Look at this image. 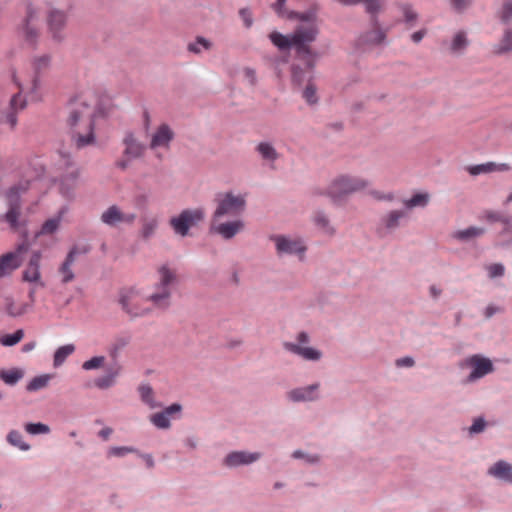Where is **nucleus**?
<instances>
[{
    "label": "nucleus",
    "mask_w": 512,
    "mask_h": 512,
    "mask_svg": "<svg viewBox=\"0 0 512 512\" xmlns=\"http://www.w3.org/2000/svg\"><path fill=\"white\" fill-rule=\"evenodd\" d=\"M386 31L383 29H370L361 33L355 40V49L358 52H367L385 43Z\"/></svg>",
    "instance_id": "obj_15"
},
{
    "label": "nucleus",
    "mask_w": 512,
    "mask_h": 512,
    "mask_svg": "<svg viewBox=\"0 0 512 512\" xmlns=\"http://www.w3.org/2000/svg\"><path fill=\"white\" fill-rule=\"evenodd\" d=\"M29 307H30V305L28 303L16 305L12 301V299L6 298L5 311L11 317H17V316H21V315L25 314L28 311Z\"/></svg>",
    "instance_id": "obj_49"
},
{
    "label": "nucleus",
    "mask_w": 512,
    "mask_h": 512,
    "mask_svg": "<svg viewBox=\"0 0 512 512\" xmlns=\"http://www.w3.org/2000/svg\"><path fill=\"white\" fill-rule=\"evenodd\" d=\"M314 224L329 235L335 233V229L330 225V220L326 213L322 210H318L314 213L313 217Z\"/></svg>",
    "instance_id": "obj_44"
},
{
    "label": "nucleus",
    "mask_w": 512,
    "mask_h": 512,
    "mask_svg": "<svg viewBox=\"0 0 512 512\" xmlns=\"http://www.w3.org/2000/svg\"><path fill=\"white\" fill-rule=\"evenodd\" d=\"M384 2L385 0H368L367 5L365 6L366 12L370 15L371 29H382L380 27L378 13L380 12Z\"/></svg>",
    "instance_id": "obj_36"
},
{
    "label": "nucleus",
    "mask_w": 512,
    "mask_h": 512,
    "mask_svg": "<svg viewBox=\"0 0 512 512\" xmlns=\"http://www.w3.org/2000/svg\"><path fill=\"white\" fill-rule=\"evenodd\" d=\"M37 20V10L31 3H28L26 7V16L17 27V33L24 39L27 45L33 48L36 46L39 38V31L36 26Z\"/></svg>",
    "instance_id": "obj_12"
},
{
    "label": "nucleus",
    "mask_w": 512,
    "mask_h": 512,
    "mask_svg": "<svg viewBox=\"0 0 512 512\" xmlns=\"http://www.w3.org/2000/svg\"><path fill=\"white\" fill-rule=\"evenodd\" d=\"M205 217L203 208L184 209L178 216L170 219V225L176 234L188 235L190 227L201 222Z\"/></svg>",
    "instance_id": "obj_10"
},
{
    "label": "nucleus",
    "mask_w": 512,
    "mask_h": 512,
    "mask_svg": "<svg viewBox=\"0 0 512 512\" xmlns=\"http://www.w3.org/2000/svg\"><path fill=\"white\" fill-rule=\"evenodd\" d=\"M122 211L117 205L108 207L101 215V221L111 227L121 223Z\"/></svg>",
    "instance_id": "obj_38"
},
{
    "label": "nucleus",
    "mask_w": 512,
    "mask_h": 512,
    "mask_svg": "<svg viewBox=\"0 0 512 512\" xmlns=\"http://www.w3.org/2000/svg\"><path fill=\"white\" fill-rule=\"evenodd\" d=\"M499 18L502 23L508 24L512 18V0H505L502 4Z\"/></svg>",
    "instance_id": "obj_58"
},
{
    "label": "nucleus",
    "mask_w": 512,
    "mask_h": 512,
    "mask_svg": "<svg viewBox=\"0 0 512 512\" xmlns=\"http://www.w3.org/2000/svg\"><path fill=\"white\" fill-rule=\"evenodd\" d=\"M255 152L260 158L273 167V164L279 159L280 154L277 152L273 144L269 141H261L255 146Z\"/></svg>",
    "instance_id": "obj_25"
},
{
    "label": "nucleus",
    "mask_w": 512,
    "mask_h": 512,
    "mask_svg": "<svg viewBox=\"0 0 512 512\" xmlns=\"http://www.w3.org/2000/svg\"><path fill=\"white\" fill-rule=\"evenodd\" d=\"M40 260L41 252L33 251L30 256L28 265L23 271V280L27 282H37L40 280Z\"/></svg>",
    "instance_id": "obj_24"
},
{
    "label": "nucleus",
    "mask_w": 512,
    "mask_h": 512,
    "mask_svg": "<svg viewBox=\"0 0 512 512\" xmlns=\"http://www.w3.org/2000/svg\"><path fill=\"white\" fill-rule=\"evenodd\" d=\"M66 20L67 16L63 11L57 9L49 11L47 24L53 40L60 42L64 38L61 31L66 25Z\"/></svg>",
    "instance_id": "obj_21"
},
{
    "label": "nucleus",
    "mask_w": 512,
    "mask_h": 512,
    "mask_svg": "<svg viewBox=\"0 0 512 512\" xmlns=\"http://www.w3.org/2000/svg\"><path fill=\"white\" fill-rule=\"evenodd\" d=\"M75 351L74 344H66L58 347L53 355V366L55 368L60 367L66 361V359L72 355Z\"/></svg>",
    "instance_id": "obj_39"
},
{
    "label": "nucleus",
    "mask_w": 512,
    "mask_h": 512,
    "mask_svg": "<svg viewBox=\"0 0 512 512\" xmlns=\"http://www.w3.org/2000/svg\"><path fill=\"white\" fill-rule=\"evenodd\" d=\"M78 177H79V171L78 170H73L71 172H68L66 174H64L61 178H60V192L61 194L67 198V199H71L73 197V191H74V187L76 185V182L78 180Z\"/></svg>",
    "instance_id": "obj_30"
},
{
    "label": "nucleus",
    "mask_w": 512,
    "mask_h": 512,
    "mask_svg": "<svg viewBox=\"0 0 512 512\" xmlns=\"http://www.w3.org/2000/svg\"><path fill=\"white\" fill-rule=\"evenodd\" d=\"M218 205L212 215L214 222H218L224 216H238L246 206L245 198L241 195H234L232 192H227L222 198L217 199Z\"/></svg>",
    "instance_id": "obj_8"
},
{
    "label": "nucleus",
    "mask_w": 512,
    "mask_h": 512,
    "mask_svg": "<svg viewBox=\"0 0 512 512\" xmlns=\"http://www.w3.org/2000/svg\"><path fill=\"white\" fill-rule=\"evenodd\" d=\"M317 12H318V6L313 5L308 10L303 12L298 11H290L287 15L289 19H295L300 22H307L309 23L308 26L316 25V19H317Z\"/></svg>",
    "instance_id": "obj_35"
},
{
    "label": "nucleus",
    "mask_w": 512,
    "mask_h": 512,
    "mask_svg": "<svg viewBox=\"0 0 512 512\" xmlns=\"http://www.w3.org/2000/svg\"><path fill=\"white\" fill-rule=\"evenodd\" d=\"M400 9L403 14V23L406 25L407 29H412L416 26L419 15L418 13L413 9L411 4H402L400 6Z\"/></svg>",
    "instance_id": "obj_42"
},
{
    "label": "nucleus",
    "mask_w": 512,
    "mask_h": 512,
    "mask_svg": "<svg viewBox=\"0 0 512 512\" xmlns=\"http://www.w3.org/2000/svg\"><path fill=\"white\" fill-rule=\"evenodd\" d=\"M510 169L508 164H496L494 162H487L483 164L471 165L466 168L468 173L472 176L480 174H487L493 171H508Z\"/></svg>",
    "instance_id": "obj_31"
},
{
    "label": "nucleus",
    "mask_w": 512,
    "mask_h": 512,
    "mask_svg": "<svg viewBox=\"0 0 512 512\" xmlns=\"http://www.w3.org/2000/svg\"><path fill=\"white\" fill-rule=\"evenodd\" d=\"M138 295L134 287L122 288L118 293V303L121 309L132 318L144 317L151 313V308L142 307L135 301Z\"/></svg>",
    "instance_id": "obj_11"
},
{
    "label": "nucleus",
    "mask_w": 512,
    "mask_h": 512,
    "mask_svg": "<svg viewBox=\"0 0 512 512\" xmlns=\"http://www.w3.org/2000/svg\"><path fill=\"white\" fill-rule=\"evenodd\" d=\"M487 426V422L483 417H477L473 420L472 425L469 427V434L475 435L482 433Z\"/></svg>",
    "instance_id": "obj_61"
},
{
    "label": "nucleus",
    "mask_w": 512,
    "mask_h": 512,
    "mask_svg": "<svg viewBox=\"0 0 512 512\" xmlns=\"http://www.w3.org/2000/svg\"><path fill=\"white\" fill-rule=\"evenodd\" d=\"M158 227V221L155 218L145 219L142 224L140 235L143 239L151 238Z\"/></svg>",
    "instance_id": "obj_53"
},
{
    "label": "nucleus",
    "mask_w": 512,
    "mask_h": 512,
    "mask_svg": "<svg viewBox=\"0 0 512 512\" xmlns=\"http://www.w3.org/2000/svg\"><path fill=\"white\" fill-rule=\"evenodd\" d=\"M283 347L286 351L298 355L307 361L317 362L322 358V352L313 347H302L293 342H285Z\"/></svg>",
    "instance_id": "obj_23"
},
{
    "label": "nucleus",
    "mask_w": 512,
    "mask_h": 512,
    "mask_svg": "<svg viewBox=\"0 0 512 512\" xmlns=\"http://www.w3.org/2000/svg\"><path fill=\"white\" fill-rule=\"evenodd\" d=\"M175 137L174 131L171 127L166 124H160L151 137V141L149 144L150 149L154 150L157 148H169L170 143L173 141Z\"/></svg>",
    "instance_id": "obj_22"
},
{
    "label": "nucleus",
    "mask_w": 512,
    "mask_h": 512,
    "mask_svg": "<svg viewBox=\"0 0 512 512\" xmlns=\"http://www.w3.org/2000/svg\"><path fill=\"white\" fill-rule=\"evenodd\" d=\"M6 439L10 445L17 447L22 451H28L30 449V445L23 440V436L18 430H11L7 434Z\"/></svg>",
    "instance_id": "obj_48"
},
{
    "label": "nucleus",
    "mask_w": 512,
    "mask_h": 512,
    "mask_svg": "<svg viewBox=\"0 0 512 512\" xmlns=\"http://www.w3.org/2000/svg\"><path fill=\"white\" fill-rule=\"evenodd\" d=\"M475 0H448L451 10L457 14L464 13L469 9Z\"/></svg>",
    "instance_id": "obj_55"
},
{
    "label": "nucleus",
    "mask_w": 512,
    "mask_h": 512,
    "mask_svg": "<svg viewBox=\"0 0 512 512\" xmlns=\"http://www.w3.org/2000/svg\"><path fill=\"white\" fill-rule=\"evenodd\" d=\"M129 453H138V449L132 446H115L109 448L107 455L108 457L115 456V457H124L125 455Z\"/></svg>",
    "instance_id": "obj_56"
},
{
    "label": "nucleus",
    "mask_w": 512,
    "mask_h": 512,
    "mask_svg": "<svg viewBox=\"0 0 512 512\" xmlns=\"http://www.w3.org/2000/svg\"><path fill=\"white\" fill-rule=\"evenodd\" d=\"M465 365L472 368L471 372L466 378L467 383H473L494 372V365L492 361L481 354H474L468 357L465 360Z\"/></svg>",
    "instance_id": "obj_13"
},
{
    "label": "nucleus",
    "mask_w": 512,
    "mask_h": 512,
    "mask_svg": "<svg viewBox=\"0 0 512 512\" xmlns=\"http://www.w3.org/2000/svg\"><path fill=\"white\" fill-rule=\"evenodd\" d=\"M30 186V180L22 179L5 192L8 210L4 214L3 219L12 229H16L19 226L18 220L21 213V196L30 189Z\"/></svg>",
    "instance_id": "obj_6"
},
{
    "label": "nucleus",
    "mask_w": 512,
    "mask_h": 512,
    "mask_svg": "<svg viewBox=\"0 0 512 512\" xmlns=\"http://www.w3.org/2000/svg\"><path fill=\"white\" fill-rule=\"evenodd\" d=\"M304 67L299 64H292L291 66V81L296 87H301L305 82L312 81L314 68L309 69L305 62Z\"/></svg>",
    "instance_id": "obj_26"
},
{
    "label": "nucleus",
    "mask_w": 512,
    "mask_h": 512,
    "mask_svg": "<svg viewBox=\"0 0 512 512\" xmlns=\"http://www.w3.org/2000/svg\"><path fill=\"white\" fill-rule=\"evenodd\" d=\"M29 248V242L23 240L16 245L13 251H9L0 256V278L10 275L21 266L24 255L28 252Z\"/></svg>",
    "instance_id": "obj_9"
},
{
    "label": "nucleus",
    "mask_w": 512,
    "mask_h": 512,
    "mask_svg": "<svg viewBox=\"0 0 512 512\" xmlns=\"http://www.w3.org/2000/svg\"><path fill=\"white\" fill-rule=\"evenodd\" d=\"M138 393L141 401L150 408L153 409L161 406L160 403L155 401L153 388L149 384L139 385Z\"/></svg>",
    "instance_id": "obj_41"
},
{
    "label": "nucleus",
    "mask_w": 512,
    "mask_h": 512,
    "mask_svg": "<svg viewBox=\"0 0 512 512\" xmlns=\"http://www.w3.org/2000/svg\"><path fill=\"white\" fill-rule=\"evenodd\" d=\"M167 418H179L182 411V405L179 403H172L162 410Z\"/></svg>",
    "instance_id": "obj_62"
},
{
    "label": "nucleus",
    "mask_w": 512,
    "mask_h": 512,
    "mask_svg": "<svg viewBox=\"0 0 512 512\" xmlns=\"http://www.w3.org/2000/svg\"><path fill=\"white\" fill-rule=\"evenodd\" d=\"M105 371L106 373L104 375L96 378L94 381L95 386L101 390H106L115 384L116 378L120 374L121 367L115 363L114 365L107 367Z\"/></svg>",
    "instance_id": "obj_27"
},
{
    "label": "nucleus",
    "mask_w": 512,
    "mask_h": 512,
    "mask_svg": "<svg viewBox=\"0 0 512 512\" xmlns=\"http://www.w3.org/2000/svg\"><path fill=\"white\" fill-rule=\"evenodd\" d=\"M149 420L158 429L165 430L171 427L170 419L166 417L163 411L150 415Z\"/></svg>",
    "instance_id": "obj_52"
},
{
    "label": "nucleus",
    "mask_w": 512,
    "mask_h": 512,
    "mask_svg": "<svg viewBox=\"0 0 512 512\" xmlns=\"http://www.w3.org/2000/svg\"><path fill=\"white\" fill-rule=\"evenodd\" d=\"M430 196L427 192H418L413 194L410 198L403 200V210L409 212L413 208H424L429 203Z\"/></svg>",
    "instance_id": "obj_33"
},
{
    "label": "nucleus",
    "mask_w": 512,
    "mask_h": 512,
    "mask_svg": "<svg viewBox=\"0 0 512 512\" xmlns=\"http://www.w3.org/2000/svg\"><path fill=\"white\" fill-rule=\"evenodd\" d=\"M27 105L26 99L22 96L21 91L15 93L10 101L6 110L0 111V125L8 124L10 129L13 130L17 125V114L23 110Z\"/></svg>",
    "instance_id": "obj_16"
},
{
    "label": "nucleus",
    "mask_w": 512,
    "mask_h": 512,
    "mask_svg": "<svg viewBox=\"0 0 512 512\" xmlns=\"http://www.w3.org/2000/svg\"><path fill=\"white\" fill-rule=\"evenodd\" d=\"M50 65V56L43 55L41 57L35 58L33 62L34 68V77L32 80V88L31 93H35L40 87V74L42 71H45Z\"/></svg>",
    "instance_id": "obj_32"
},
{
    "label": "nucleus",
    "mask_w": 512,
    "mask_h": 512,
    "mask_svg": "<svg viewBox=\"0 0 512 512\" xmlns=\"http://www.w3.org/2000/svg\"><path fill=\"white\" fill-rule=\"evenodd\" d=\"M244 228V222L242 220L228 221L224 223L214 222L212 219L210 232L220 235L225 240L234 238Z\"/></svg>",
    "instance_id": "obj_20"
},
{
    "label": "nucleus",
    "mask_w": 512,
    "mask_h": 512,
    "mask_svg": "<svg viewBox=\"0 0 512 512\" xmlns=\"http://www.w3.org/2000/svg\"><path fill=\"white\" fill-rule=\"evenodd\" d=\"M65 211H66V208H62V209H60V211L58 212V214L55 217L47 219L41 225V228H40L39 232H37L36 235L39 236V235L54 234L59 229V226H60V223H61V220H62V217H63Z\"/></svg>",
    "instance_id": "obj_34"
},
{
    "label": "nucleus",
    "mask_w": 512,
    "mask_h": 512,
    "mask_svg": "<svg viewBox=\"0 0 512 512\" xmlns=\"http://www.w3.org/2000/svg\"><path fill=\"white\" fill-rule=\"evenodd\" d=\"M24 337V331L18 329L13 333L4 334L0 337V343L3 346L11 347L19 343Z\"/></svg>",
    "instance_id": "obj_50"
},
{
    "label": "nucleus",
    "mask_w": 512,
    "mask_h": 512,
    "mask_svg": "<svg viewBox=\"0 0 512 512\" xmlns=\"http://www.w3.org/2000/svg\"><path fill=\"white\" fill-rule=\"evenodd\" d=\"M212 42L203 36H197L193 42L187 46V50L193 54H200L202 50H210Z\"/></svg>",
    "instance_id": "obj_45"
},
{
    "label": "nucleus",
    "mask_w": 512,
    "mask_h": 512,
    "mask_svg": "<svg viewBox=\"0 0 512 512\" xmlns=\"http://www.w3.org/2000/svg\"><path fill=\"white\" fill-rule=\"evenodd\" d=\"M395 365L398 368H402V367L410 368L415 365V360L410 356H405V357L396 359Z\"/></svg>",
    "instance_id": "obj_64"
},
{
    "label": "nucleus",
    "mask_w": 512,
    "mask_h": 512,
    "mask_svg": "<svg viewBox=\"0 0 512 512\" xmlns=\"http://www.w3.org/2000/svg\"><path fill=\"white\" fill-rule=\"evenodd\" d=\"M319 35L317 25L297 26L292 34L284 35L278 31L269 34V39L280 51H287L293 48L296 58L305 62L309 69L315 68L316 60L320 57V53L311 48Z\"/></svg>",
    "instance_id": "obj_2"
},
{
    "label": "nucleus",
    "mask_w": 512,
    "mask_h": 512,
    "mask_svg": "<svg viewBox=\"0 0 512 512\" xmlns=\"http://www.w3.org/2000/svg\"><path fill=\"white\" fill-rule=\"evenodd\" d=\"M262 454L260 452H249L244 450L229 452L222 460L223 466L229 469L238 468L241 466H248L259 459Z\"/></svg>",
    "instance_id": "obj_17"
},
{
    "label": "nucleus",
    "mask_w": 512,
    "mask_h": 512,
    "mask_svg": "<svg viewBox=\"0 0 512 512\" xmlns=\"http://www.w3.org/2000/svg\"><path fill=\"white\" fill-rule=\"evenodd\" d=\"M368 185V180L364 178L341 174L330 182L325 188V193L333 204L341 205L350 195L364 190Z\"/></svg>",
    "instance_id": "obj_4"
},
{
    "label": "nucleus",
    "mask_w": 512,
    "mask_h": 512,
    "mask_svg": "<svg viewBox=\"0 0 512 512\" xmlns=\"http://www.w3.org/2000/svg\"><path fill=\"white\" fill-rule=\"evenodd\" d=\"M66 125L77 149H83L95 144L96 111L82 96L71 98L67 105Z\"/></svg>",
    "instance_id": "obj_1"
},
{
    "label": "nucleus",
    "mask_w": 512,
    "mask_h": 512,
    "mask_svg": "<svg viewBox=\"0 0 512 512\" xmlns=\"http://www.w3.org/2000/svg\"><path fill=\"white\" fill-rule=\"evenodd\" d=\"M51 378L52 376L50 374H42L36 376L28 382L26 390L28 392H36L38 390H41L48 385Z\"/></svg>",
    "instance_id": "obj_46"
},
{
    "label": "nucleus",
    "mask_w": 512,
    "mask_h": 512,
    "mask_svg": "<svg viewBox=\"0 0 512 512\" xmlns=\"http://www.w3.org/2000/svg\"><path fill=\"white\" fill-rule=\"evenodd\" d=\"M124 146L123 156L134 158L135 160L140 159L146 152V145L141 142L132 131H127L122 140Z\"/></svg>",
    "instance_id": "obj_19"
},
{
    "label": "nucleus",
    "mask_w": 512,
    "mask_h": 512,
    "mask_svg": "<svg viewBox=\"0 0 512 512\" xmlns=\"http://www.w3.org/2000/svg\"><path fill=\"white\" fill-rule=\"evenodd\" d=\"M409 219V212L403 210V208L389 210L378 219L375 226V234L378 238L384 239L394 234L399 228L405 225Z\"/></svg>",
    "instance_id": "obj_7"
},
{
    "label": "nucleus",
    "mask_w": 512,
    "mask_h": 512,
    "mask_svg": "<svg viewBox=\"0 0 512 512\" xmlns=\"http://www.w3.org/2000/svg\"><path fill=\"white\" fill-rule=\"evenodd\" d=\"M512 52V27L504 29L499 41L493 45L492 53L495 56H503Z\"/></svg>",
    "instance_id": "obj_29"
},
{
    "label": "nucleus",
    "mask_w": 512,
    "mask_h": 512,
    "mask_svg": "<svg viewBox=\"0 0 512 512\" xmlns=\"http://www.w3.org/2000/svg\"><path fill=\"white\" fill-rule=\"evenodd\" d=\"M292 458L294 459H302L308 464H318L321 460L320 455L318 454H309L302 450H295L292 453Z\"/></svg>",
    "instance_id": "obj_57"
},
{
    "label": "nucleus",
    "mask_w": 512,
    "mask_h": 512,
    "mask_svg": "<svg viewBox=\"0 0 512 512\" xmlns=\"http://www.w3.org/2000/svg\"><path fill=\"white\" fill-rule=\"evenodd\" d=\"M485 218L487 221L491 223L501 222L503 224V229L501 231L502 234L510 233V229H508V222L511 220V216H505L501 212L487 211L485 214Z\"/></svg>",
    "instance_id": "obj_47"
},
{
    "label": "nucleus",
    "mask_w": 512,
    "mask_h": 512,
    "mask_svg": "<svg viewBox=\"0 0 512 512\" xmlns=\"http://www.w3.org/2000/svg\"><path fill=\"white\" fill-rule=\"evenodd\" d=\"M319 389L320 383L318 382L293 388L286 393V398L293 403L315 402L320 399Z\"/></svg>",
    "instance_id": "obj_18"
},
{
    "label": "nucleus",
    "mask_w": 512,
    "mask_h": 512,
    "mask_svg": "<svg viewBox=\"0 0 512 512\" xmlns=\"http://www.w3.org/2000/svg\"><path fill=\"white\" fill-rule=\"evenodd\" d=\"M23 375V371L19 368L0 370V379L9 386L16 385L22 379Z\"/></svg>",
    "instance_id": "obj_43"
},
{
    "label": "nucleus",
    "mask_w": 512,
    "mask_h": 512,
    "mask_svg": "<svg viewBox=\"0 0 512 512\" xmlns=\"http://www.w3.org/2000/svg\"><path fill=\"white\" fill-rule=\"evenodd\" d=\"M469 45L466 32L463 30L458 31L451 42L450 51L454 54L463 53Z\"/></svg>",
    "instance_id": "obj_40"
},
{
    "label": "nucleus",
    "mask_w": 512,
    "mask_h": 512,
    "mask_svg": "<svg viewBox=\"0 0 512 512\" xmlns=\"http://www.w3.org/2000/svg\"><path fill=\"white\" fill-rule=\"evenodd\" d=\"M91 251V246L89 244L73 245L68 251L65 260L59 267V273L62 274V283L67 284L74 280L75 275L71 269V266L75 262V259L78 255H86Z\"/></svg>",
    "instance_id": "obj_14"
},
{
    "label": "nucleus",
    "mask_w": 512,
    "mask_h": 512,
    "mask_svg": "<svg viewBox=\"0 0 512 512\" xmlns=\"http://www.w3.org/2000/svg\"><path fill=\"white\" fill-rule=\"evenodd\" d=\"M484 233V228L470 226L466 229L455 231L452 237L461 242H468L476 237L482 236Z\"/></svg>",
    "instance_id": "obj_37"
},
{
    "label": "nucleus",
    "mask_w": 512,
    "mask_h": 512,
    "mask_svg": "<svg viewBox=\"0 0 512 512\" xmlns=\"http://www.w3.org/2000/svg\"><path fill=\"white\" fill-rule=\"evenodd\" d=\"M488 474L512 484V464L499 460L488 469Z\"/></svg>",
    "instance_id": "obj_28"
},
{
    "label": "nucleus",
    "mask_w": 512,
    "mask_h": 512,
    "mask_svg": "<svg viewBox=\"0 0 512 512\" xmlns=\"http://www.w3.org/2000/svg\"><path fill=\"white\" fill-rule=\"evenodd\" d=\"M487 272L491 279L500 278L504 276L505 267L501 263H493L487 266Z\"/></svg>",
    "instance_id": "obj_60"
},
{
    "label": "nucleus",
    "mask_w": 512,
    "mask_h": 512,
    "mask_svg": "<svg viewBox=\"0 0 512 512\" xmlns=\"http://www.w3.org/2000/svg\"><path fill=\"white\" fill-rule=\"evenodd\" d=\"M104 362V356H94L82 364V369L86 371L95 370L102 367Z\"/></svg>",
    "instance_id": "obj_59"
},
{
    "label": "nucleus",
    "mask_w": 512,
    "mask_h": 512,
    "mask_svg": "<svg viewBox=\"0 0 512 512\" xmlns=\"http://www.w3.org/2000/svg\"><path fill=\"white\" fill-rule=\"evenodd\" d=\"M269 240L274 243L275 253L278 258L296 257L299 262L305 261L308 247L302 237L286 234H271Z\"/></svg>",
    "instance_id": "obj_5"
},
{
    "label": "nucleus",
    "mask_w": 512,
    "mask_h": 512,
    "mask_svg": "<svg viewBox=\"0 0 512 512\" xmlns=\"http://www.w3.org/2000/svg\"><path fill=\"white\" fill-rule=\"evenodd\" d=\"M239 16L243 21L246 28H250L253 24L252 12L248 7L241 8L239 10Z\"/></svg>",
    "instance_id": "obj_63"
},
{
    "label": "nucleus",
    "mask_w": 512,
    "mask_h": 512,
    "mask_svg": "<svg viewBox=\"0 0 512 512\" xmlns=\"http://www.w3.org/2000/svg\"><path fill=\"white\" fill-rule=\"evenodd\" d=\"M24 429L27 433L31 435H40V434H48L50 432V427L41 422H29L24 425Z\"/></svg>",
    "instance_id": "obj_54"
},
{
    "label": "nucleus",
    "mask_w": 512,
    "mask_h": 512,
    "mask_svg": "<svg viewBox=\"0 0 512 512\" xmlns=\"http://www.w3.org/2000/svg\"><path fill=\"white\" fill-rule=\"evenodd\" d=\"M159 279L153 285V292L146 298L153 307L159 311L165 312L172 305V296L174 287L177 285V275L167 265H162L158 269Z\"/></svg>",
    "instance_id": "obj_3"
},
{
    "label": "nucleus",
    "mask_w": 512,
    "mask_h": 512,
    "mask_svg": "<svg viewBox=\"0 0 512 512\" xmlns=\"http://www.w3.org/2000/svg\"><path fill=\"white\" fill-rule=\"evenodd\" d=\"M302 97L309 105L318 103L317 88L312 81H308L306 84L302 92Z\"/></svg>",
    "instance_id": "obj_51"
}]
</instances>
